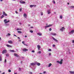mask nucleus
<instances>
[{"label": "nucleus", "mask_w": 74, "mask_h": 74, "mask_svg": "<svg viewBox=\"0 0 74 74\" xmlns=\"http://www.w3.org/2000/svg\"><path fill=\"white\" fill-rule=\"evenodd\" d=\"M63 59L61 60L60 61H57L56 62L57 63H58L59 64H62V62H63Z\"/></svg>", "instance_id": "nucleus-1"}, {"label": "nucleus", "mask_w": 74, "mask_h": 74, "mask_svg": "<svg viewBox=\"0 0 74 74\" xmlns=\"http://www.w3.org/2000/svg\"><path fill=\"white\" fill-rule=\"evenodd\" d=\"M7 19H5V20H4V22H5V24L6 23H9L10 22V21L8 20V21H7Z\"/></svg>", "instance_id": "nucleus-2"}, {"label": "nucleus", "mask_w": 74, "mask_h": 74, "mask_svg": "<svg viewBox=\"0 0 74 74\" xmlns=\"http://www.w3.org/2000/svg\"><path fill=\"white\" fill-rule=\"evenodd\" d=\"M74 32V30H73L71 31L70 32H69V34H73Z\"/></svg>", "instance_id": "nucleus-3"}, {"label": "nucleus", "mask_w": 74, "mask_h": 74, "mask_svg": "<svg viewBox=\"0 0 74 74\" xmlns=\"http://www.w3.org/2000/svg\"><path fill=\"white\" fill-rule=\"evenodd\" d=\"M3 15H4L5 16H7V14L5 12H3Z\"/></svg>", "instance_id": "nucleus-4"}, {"label": "nucleus", "mask_w": 74, "mask_h": 74, "mask_svg": "<svg viewBox=\"0 0 74 74\" xmlns=\"http://www.w3.org/2000/svg\"><path fill=\"white\" fill-rule=\"evenodd\" d=\"M7 52V50L6 49H5L3 50L2 51V53H6Z\"/></svg>", "instance_id": "nucleus-5"}, {"label": "nucleus", "mask_w": 74, "mask_h": 74, "mask_svg": "<svg viewBox=\"0 0 74 74\" xmlns=\"http://www.w3.org/2000/svg\"><path fill=\"white\" fill-rule=\"evenodd\" d=\"M63 29H65L64 27H62L61 29H60V31L62 32L63 31Z\"/></svg>", "instance_id": "nucleus-6"}, {"label": "nucleus", "mask_w": 74, "mask_h": 74, "mask_svg": "<svg viewBox=\"0 0 74 74\" xmlns=\"http://www.w3.org/2000/svg\"><path fill=\"white\" fill-rule=\"evenodd\" d=\"M30 64L31 66H34L35 65H36V64L34 63H31Z\"/></svg>", "instance_id": "nucleus-7"}, {"label": "nucleus", "mask_w": 74, "mask_h": 74, "mask_svg": "<svg viewBox=\"0 0 74 74\" xmlns=\"http://www.w3.org/2000/svg\"><path fill=\"white\" fill-rule=\"evenodd\" d=\"M20 3L21 4H23L25 3V1H20Z\"/></svg>", "instance_id": "nucleus-8"}, {"label": "nucleus", "mask_w": 74, "mask_h": 74, "mask_svg": "<svg viewBox=\"0 0 74 74\" xmlns=\"http://www.w3.org/2000/svg\"><path fill=\"white\" fill-rule=\"evenodd\" d=\"M14 56H15L16 57H18L19 56V55H18L16 53H14Z\"/></svg>", "instance_id": "nucleus-9"}, {"label": "nucleus", "mask_w": 74, "mask_h": 74, "mask_svg": "<svg viewBox=\"0 0 74 74\" xmlns=\"http://www.w3.org/2000/svg\"><path fill=\"white\" fill-rule=\"evenodd\" d=\"M8 43L10 44H12L13 43V42L12 41V40H9L8 41Z\"/></svg>", "instance_id": "nucleus-10"}, {"label": "nucleus", "mask_w": 74, "mask_h": 74, "mask_svg": "<svg viewBox=\"0 0 74 74\" xmlns=\"http://www.w3.org/2000/svg\"><path fill=\"white\" fill-rule=\"evenodd\" d=\"M28 49L26 48H24L23 49V51H28Z\"/></svg>", "instance_id": "nucleus-11"}, {"label": "nucleus", "mask_w": 74, "mask_h": 74, "mask_svg": "<svg viewBox=\"0 0 74 74\" xmlns=\"http://www.w3.org/2000/svg\"><path fill=\"white\" fill-rule=\"evenodd\" d=\"M37 48H38V50H39L40 48V45H38L37 46Z\"/></svg>", "instance_id": "nucleus-12"}, {"label": "nucleus", "mask_w": 74, "mask_h": 74, "mask_svg": "<svg viewBox=\"0 0 74 74\" xmlns=\"http://www.w3.org/2000/svg\"><path fill=\"white\" fill-rule=\"evenodd\" d=\"M52 39H53L55 41H56V42H58L57 40L55 38L53 37H52Z\"/></svg>", "instance_id": "nucleus-13"}, {"label": "nucleus", "mask_w": 74, "mask_h": 74, "mask_svg": "<svg viewBox=\"0 0 74 74\" xmlns=\"http://www.w3.org/2000/svg\"><path fill=\"white\" fill-rule=\"evenodd\" d=\"M52 25H49V26H45V28H46H46L48 27H50V26H51Z\"/></svg>", "instance_id": "nucleus-14"}, {"label": "nucleus", "mask_w": 74, "mask_h": 74, "mask_svg": "<svg viewBox=\"0 0 74 74\" xmlns=\"http://www.w3.org/2000/svg\"><path fill=\"white\" fill-rule=\"evenodd\" d=\"M69 72L71 74H74V71H69Z\"/></svg>", "instance_id": "nucleus-15"}, {"label": "nucleus", "mask_w": 74, "mask_h": 74, "mask_svg": "<svg viewBox=\"0 0 74 74\" xmlns=\"http://www.w3.org/2000/svg\"><path fill=\"white\" fill-rule=\"evenodd\" d=\"M6 46L7 47H12V46L9 45H7Z\"/></svg>", "instance_id": "nucleus-16"}, {"label": "nucleus", "mask_w": 74, "mask_h": 74, "mask_svg": "<svg viewBox=\"0 0 74 74\" xmlns=\"http://www.w3.org/2000/svg\"><path fill=\"white\" fill-rule=\"evenodd\" d=\"M23 16H25V18H26L27 16V15H26V13H24L23 14Z\"/></svg>", "instance_id": "nucleus-17"}, {"label": "nucleus", "mask_w": 74, "mask_h": 74, "mask_svg": "<svg viewBox=\"0 0 74 74\" xmlns=\"http://www.w3.org/2000/svg\"><path fill=\"white\" fill-rule=\"evenodd\" d=\"M47 13L48 14H50V10H49L47 11Z\"/></svg>", "instance_id": "nucleus-18"}, {"label": "nucleus", "mask_w": 74, "mask_h": 74, "mask_svg": "<svg viewBox=\"0 0 74 74\" xmlns=\"http://www.w3.org/2000/svg\"><path fill=\"white\" fill-rule=\"evenodd\" d=\"M37 34H38V35H39V36H42V33H37Z\"/></svg>", "instance_id": "nucleus-19"}, {"label": "nucleus", "mask_w": 74, "mask_h": 74, "mask_svg": "<svg viewBox=\"0 0 74 74\" xmlns=\"http://www.w3.org/2000/svg\"><path fill=\"white\" fill-rule=\"evenodd\" d=\"M53 36H56L57 34H54L53 33H51Z\"/></svg>", "instance_id": "nucleus-20"}, {"label": "nucleus", "mask_w": 74, "mask_h": 74, "mask_svg": "<svg viewBox=\"0 0 74 74\" xmlns=\"http://www.w3.org/2000/svg\"><path fill=\"white\" fill-rule=\"evenodd\" d=\"M22 29L21 28H18L16 29V30L18 31V30H21Z\"/></svg>", "instance_id": "nucleus-21"}, {"label": "nucleus", "mask_w": 74, "mask_h": 74, "mask_svg": "<svg viewBox=\"0 0 74 74\" xmlns=\"http://www.w3.org/2000/svg\"><path fill=\"white\" fill-rule=\"evenodd\" d=\"M4 17V15H2V16H1V19H2V18H3Z\"/></svg>", "instance_id": "nucleus-22"}, {"label": "nucleus", "mask_w": 74, "mask_h": 74, "mask_svg": "<svg viewBox=\"0 0 74 74\" xmlns=\"http://www.w3.org/2000/svg\"><path fill=\"white\" fill-rule=\"evenodd\" d=\"M70 8H71V9L74 8V6H71Z\"/></svg>", "instance_id": "nucleus-23"}, {"label": "nucleus", "mask_w": 74, "mask_h": 74, "mask_svg": "<svg viewBox=\"0 0 74 74\" xmlns=\"http://www.w3.org/2000/svg\"><path fill=\"white\" fill-rule=\"evenodd\" d=\"M52 65V64L51 63L49 64V66H48V67H50Z\"/></svg>", "instance_id": "nucleus-24"}, {"label": "nucleus", "mask_w": 74, "mask_h": 74, "mask_svg": "<svg viewBox=\"0 0 74 74\" xmlns=\"http://www.w3.org/2000/svg\"><path fill=\"white\" fill-rule=\"evenodd\" d=\"M18 33H19V34L22 33V32L21 31H18Z\"/></svg>", "instance_id": "nucleus-25"}, {"label": "nucleus", "mask_w": 74, "mask_h": 74, "mask_svg": "<svg viewBox=\"0 0 74 74\" xmlns=\"http://www.w3.org/2000/svg\"><path fill=\"white\" fill-rule=\"evenodd\" d=\"M10 51L11 52H14V51L13 50H10Z\"/></svg>", "instance_id": "nucleus-26"}, {"label": "nucleus", "mask_w": 74, "mask_h": 74, "mask_svg": "<svg viewBox=\"0 0 74 74\" xmlns=\"http://www.w3.org/2000/svg\"><path fill=\"white\" fill-rule=\"evenodd\" d=\"M8 72L9 73H10L11 72V71L10 69H8Z\"/></svg>", "instance_id": "nucleus-27"}, {"label": "nucleus", "mask_w": 74, "mask_h": 74, "mask_svg": "<svg viewBox=\"0 0 74 74\" xmlns=\"http://www.w3.org/2000/svg\"><path fill=\"white\" fill-rule=\"evenodd\" d=\"M2 60V58L1 57V56H0V61H1Z\"/></svg>", "instance_id": "nucleus-28"}, {"label": "nucleus", "mask_w": 74, "mask_h": 74, "mask_svg": "<svg viewBox=\"0 0 74 74\" xmlns=\"http://www.w3.org/2000/svg\"><path fill=\"white\" fill-rule=\"evenodd\" d=\"M37 65L38 66H40V63H38Z\"/></svg>", "instance_id": "nucleus-29"}, {"label": "nucleus", "mask_w": 74, "mask_h": 74, "mask_svg": "<svg viewBox=\"0 0 74 74\" xmlns=\"http://www.w3.org/2000/svg\"><path fill=\"white\" fill-rule=\"evenodd\" d=\"M6 56L7 57H8L9 56V54H6Z\"/></svg>", "instance_id": "nucleus-30"}, {"label": "nucleus", "mask_w": 74, "mask_h": 74, "mask_svg": "<svg viewBox=\"0 0 74 74\" xmlns=\"http://www.w3.org/2000/svg\"><path fill=\"white\" fill-rule=\"evenodd\" d=\"M29 32H31V33H32L33 32V30H29Z\"/></svg>", "instance_id": "nucleus-31"}, {"label": "nucleus", "mask_w": 74, "mask_h": 74, "mask_svg": "<svg viewBox=\"0 0 74 74\" xmlns=\"http://www.w3.org/2000/svg\"><path fill=\"white\" fill-rule=\"evenodd\" d=\"M19 10L20 12H21L22 11V8H19Z\"/></svg>", "instance_id": "nucleus-32"}, {"label": "nucleus", "mask_w": 74, "mask_h": 74, "mask_svg": "<svg viewBox=\"0 0 74 74\" xmlns=\"http://www.w3.org/2000/svg\"><path fill=\"white\" fill-rule=\"evenodd\" d=\"M41 53V51H39L38 52V53Z\"/></svg>", "instance_id": "nucleus-33"}, {"label": "nucleus", "mask_w": 74, "mask_h": 74, "mask_svg": "<svg viewBox=\"0 0 74 74\" xmlns=\"http://www.w3.org/2000/svg\"><path fill=\"white\" fill-rule=\"evenodd\" d=\"M33 5H30V8H33Z\"/></svg>", "instance_id": "nucleus-34"}, {"label": "nucleus", "mask_w": 74, "mask_h": 74, "mask_svg": "<svg viewBox=\"0 0 74 74\" xmlns=\"http://www.w3.org/2000/svg\"><path fill=\"white\" fill-rule=\"evenodd\" d=\"M23 45H24L25 46H28V45H26V44H24Z\"/></svg>", "instance_id": "nucleus-35"}, {"label": "nucleus", "mask_w": 74, "mask_h": 74, "mask_svg": "<svg viewBox=\"0 0 74 74\" xmlns=\"http://www.w3.org/2000/svg\"><path fill=\"white\" fill-rule=\"evenodd\" d=\"M53 3L54 4H55L56 2L55 1L53 0Z\"/></svg>", "instance_id": "nucleus-36"}, {"label": "nucleus", "mask_w": 74, "mask_h": 74, "mask_svg": "<svg viewBox=\"0 0 74 74\" xmlns=\"http://www.w3.org/2000/svg\"><path fill=\"white\" fill-rule=\"evenodd\" d=\"M60 18L61 19H62V16H60Z\"/></svg>", "instance_id": "nucleus-37"}, {"label": "nucleus", "mask_w": 74, "mask_h": 74, "mask_svg": "<svg viewBox=\"0 0 74 74\" xmlns=\"http://www.w3.org/2000/svg\"><path fill=\"white\" fill-rule=\"evenodd\" d=\"M33 6V7H35L36 6V5H32Z\"/></svg>", "instance_id": "nucleus-38"}, {"label": "nucleus", "mask_w": 74, "mask_h": 74, "mask_svg": "<svg viewBox=\"0 0 74 74\" xmlns=\"http://www.w3.org/2000/svg\"><path fill=\"white\" fill-rule=\"evenodd\" d=\"M22 44H23L25 43V41H23L22 42Z\"/></svg>", "instance_id": "nucleus-39"}, {"label": "nucleus", "mask_w": 74, "mask_h": 74, "mask_svg": "<svg viewBox=\"0 0 74 74\" xmlns=\"http://www.w3.org/2000/svg\"><path fill=\"white\" fill-rule=\"evenodd\" d=\"M41 15H43V14L42 12H41Z\"/></svg>", "instance_id": "nucleus-40"}, {"label": "nucleus", "mask_w": 74, "mask_h": 74, "mask_svg": "<svg viewBox=\"0 0 74 74\" xmlns=\"http://www.w3.org/2000/svg\"><path fill=\"white\" fill-rule=\"evenodd\" d=\"M51 30H52V29H51V28H49V31H51Z\"/></svg>", "instance_id": "nucleus-41"}, {"label": "nucleus", "mask_w": 74, "mask_h": 74, "mask_svg": "<svg viewBox=\"0 0 74 74\" xmlns=\"http://www.w3.org/2000/svg\"><path fill=\"white\" fill-rule=\"evenodd\" d=\"M72 43H74V40H72Z\"/></svg>", "instance_id": "nucleus-42"}, {"label": "nucleus", "mask_w": 74, "mask_h": 74, "mask_svg": "<svg viewBox=\"0 0 74 74\" xmlns=\"http://www.w3.org/2000/svg\"><path fill=\"white\" fill-rule=\"evenodd\" d=\"M32 52L34 53V52H35V51H34V50H33L32 51Z\"/></svg>", "instance_id": "nucleus-43"}, {"label": "nucleus", "mask_w": 74, "mask_h": 74, "mask_svg": "<svg viewBox=\"0 0 74 74\" xmlns=\"http://www.w3.org/2000/svg\"><path fill=\"white\" fill-rule=\"evenodd\" d=\"M15 13H16V14H18V12L16 11H15Z\"/></svg>", "instance_id": "nucleus-44"}, {"label": "nucleus", "mask_w": 74, "mask_h": 74, "mask_svg": "<svg viewBox=\"0 0 74 74\" xmlns=\"http://www.w3.org/2000/svg\"><path fill=\"white\" fill-rule=\"evenodd\" d=\"M10 35H11V34H9V33L8 34V36H10Z\"/></svg>", "instance_id": "nucleus-45"}, {"label": "nucleus", "mask_w": 74, "mask_h": 74, "mask_svg": "<svg viewBox=\"0 0 74 74\" xmlns=\"http://www.w3.org/2000/svg\"><path fill=\"white\" fill-rule=\"evenodd\" d=\"M49 51H51V49H49Z\"/></svg>", "instance_id": "nucleus-46"}, {"label": "nucleus", "mask_w": 74, "mask_h": 74, "mask_svg": "<svg viewBox=\"0 0 74 74\" xmlns=\"http://www.w3.org/2000/svg\"><path fill=\"white\" fill-rule=\"evenodd\" d=\"M52 46H53V47H55V45H52Z\"/></svg>", "instance_id": "nucleus-47"}, {"label": "nucleus", "mask_w": 74, "mask_h": 74, "mask_svg": "<svg viewBox=\"0 0 74 74\" xmlns=\"http://www.w3.org/2000/svg\"><path fill=\"white\" fill-rule=\"evenodd\" d=\"M5 62L6 63V60L5 59Z\"/></svg>", "instance_id": "nucleus-48"}, {"label": "nucleus", "mask_w": 74, "mask_h": 74, "mask_svg": "<svg viewBox=\"0 0 74 74\" xmlns=\"http://www.w3.org/2000/svg\"><path fill=\"white\" fill-rule=\"evenodd\" d=\"M49 56H50L51 55V53H49Z\"/></svg>", "instance_id": "nucleus-49"}, {"label": "nucleus", "mask_w": 74, "mask_h": 74, "mask_svg": "<svg viewBox=\"0 0 74 74\" xmlns=\"http://www.w3.org/2000/svg\"><path fill=\"white\" fill-rule=\"evenodd\" d=\"M46 73V71H44V72H43V73H44V74L45 73Z\"/></svg>", "instance_id": "nucleus-50"}, {"label": "nucleus", "mask_w": 74, "mask_h": 74, "mask_svg": "<svg viewBox=\"0 0 74 74\" xmlns=\"http://www.w3.org/2000/svg\"><path fill=\"white\" fill-rule=\"evenodd\" d=\"M32 74V72H30L29 73V74Z\"/></svg>", "instance_id": "nucleus-51"}, {"label": "nucleus", "mask_w": 74, "mask_h": 74, "mask_svg": "<svg viewBox=\"0 0 74 74\" xmlns=\"http://www.w3.org/2000/svg\"><path fill=\"white\" fill-rule=\"evenodd\" d=\"M14 36H15V37H16V35L14 34Z\"/></svg>", "instance_id": "nucleus-52"}, {"label": "nucleus", "mask_w": 74, "mask_h": 74, "mask_svg": "<svg viewBox=\"0 0 74 74\" xmlns=\"http://www.w3.org/2000/svg\"><path fill=\"white\" fill-rule=\"evenodd\" d=\"M27 36H25V37L27 38Z\"/></svg>", "instance_id": "nucleus-53"}, {"label": "nucleus", "mask_w": 74, "mask_h": 74, "mask_svg": "<svg viewBox=\"0 0 74 74\" xmlns=\"http://www.w3.org/2000/svg\"><path fill=\"white\" fill-rule=\"evenodd\" d=\"M5 74V72H3V73L2 74Z\"/></svg>", "instance_id": "nucleus-54"}, {"label": "nucleus", "mask_w": 74, "mask_h": 74, "mask_svg": "<svg viewBox=\"0 0 74 74\" xmlns=\"http://www.w3.org/2000/svg\"><path fill=\"white\" fill-rule=\"evenodd\" d=\"M18 39H20V38H19V37H18Z\"/></svg>", "instance_id": "nucleus-55"}, {"label": "nucleus", "mask_w": 74, "mask_h": 74, "mask_svg": "<svg viewBox=\"0 0 74 74\" xmlns=\"http://www.w3.org/2000/svg\"><path fill=\"white\" fill-rule=\"evenodd\" d=\"M1 2H2V1H3V0H0Z\"/></svg>", "instance_id": "nucleus-56"}, {"label": "nucleus", "mask_w": 74, "mask_h": 74, "mask_svg": "<svg viewBox=\"0 0 74 74\" xmlns=\"http://www.w3.org/2000/svg\"><path fill=\"white\" fill-rule=\"evenodd\" d=\"M19 24H20V25H22V24H21V23H20Z\"/></svg>", "instance_id": "nucleus-57"}, {"label": "nucleus", "mask_w": 74, "mask_h": 74, "mask_svg": "<svg viewBox=\"0 0 74 74\" xmlns=\"http://www.w3.org/2000/svg\"><path fill=\"white\" fill-rule=\"evenodd\" d=\"M67 4L68 5H69V3H67Z\"/></svg>", "instance_id": "nucleus-58"}, {"label": "nucleus", "mask_w": 74, "mask_h": 74, "mask_svg": "<svg viewBox=\"0 0 74 74\" xmlns=\"http://www.w3.org/2000/svg\"><path fill=\"white\" fill-rule=\"evenodd\" d=\"M33 28V27H31V28Z\"/></svg>", "instance_id": "nucleus-59"}, {"label": "nucleus", "mask_w": 74, "mask_h": 74, "mask_svg": "<svg viewBox=\"0 0 74 74\" xmlns=\"http://www.w3.org/2000/svg\"><path fill=\"white\" fill-rule=\"evenodd\" d=\"M1 37H0V40H1Z\"/></svg>", "instance_id": "nucleus-60"}, {"label": "nucleus", "mask_w": 74, "mask_h": 74, "mask_svg": "<svg viewBox=\"0 0 74 74\" xmlns=\"http://www.w3.org/2000/svg\"><path fill=\"white\" fill-rule=\"evenodd\" d=\"M47 25H48V24H47H47H46V25L47 26Z\"/></svg>", "instance_id": "nucleus-61"}, {"label": "nucleus", "mask_w": 74, "mask_h": 74, "mask_svg": "<svg viewBox=\"0 0 74 74\" xmlns=\"http://www.w3.org/2000/svg\"><path fill=\"white\" fill-rule=\"evenodd\" d=\"M19 70H21V68H19Z\"/></svg>", "instance_id": "nucleus-62"}, {"label": "nucleus", "mask_w": 74, "mask_h": 74, "mask_svg": "<svg viewBox=\"0 0 74 74\" xmlns=\"http://www.w3.org/2000/svg\"><path fill=\"white\" fill-rule=\"evenodd\" d=\"M14 74H17V73H14Z\"/></svg>", "instance_id": "nucleus-63"}, {"label": "nucleus", "mask_w": 74, "mask_h": 74, "mask_svg": "<svg viewBox=\"0 0 74 74\" xmlns=\"http://www.w3.org/2000/svg\"><path fill=\"white\" fill-rule=\"evenodd\" d=\"M54 13H55V14H56V12H54Z\"/></svg>", "instance_id": "nucleus-64"}]
</instances>
